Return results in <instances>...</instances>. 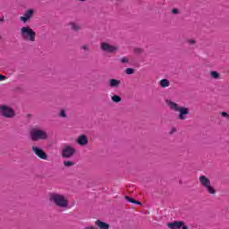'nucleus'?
Segmentation results:
<instances>
[{"label": "nucleus", "mask_w": 229, "mask_h": 229, "mask_svg": "<svg viewBox=\"0 0 229 229\" xmlns=\"http://www.w3.org/2000/svg\"><path fill=\"white\" fill-rule=\"evenodd\" d=\"M0 114H2L4 117H13L15 114L13 110L6 106H0Z\"/></svg>", "instance_id": "7"}, {"label": "nucleus", "mask_w": 229, "mask_h": 229, "mask_svg": "<svg viewBox=\"0 0 229 229\" xmlns=\"http://www.w3.org/2000/svg\"><path fill=\"white\" fill-rule=\"evenodd\" d=\"M173 13H178V9H174Z\"/></svg>", "instance_id": "27"}, {"label": "nucleus", "mask_w": 229, "mask_h": 229, "mask_svg": "<svg viewBox=\"0 0 229 229\" xmlns=\"http://www.w3.org/2000/svg\"><path fill=\"white\" fill-rule=\"evenodd\" d=\"M60 115L61 117H66L65 111H61Z\"/></svg>", "instance_id": "23"}, {"label": "nucleus", "mask_w": 229, "mask_h": 229, "mask_svg": "<svg viewBox=\"0 0 229 229\" xmlns=\"http://www.w3.org/2000/svg\"><path fill=\"white\" fill-rule=\"evenodd\" d=\"M64 167H72V165H75V163L72 161H64Z\"/></svg>", "instance_id": "16"}, {"label": "nucleus", "mask_w": 229, "mask_h": 229, "mask_svg": "<svg viewBox=\"0 0 229 229\" xmlns=\"http://www.w3.org/2000/svg\"><path fill=\"white\" fill-rule=\"evenodd\" d=\"M166 103L168 105V106H170V108L172 110H174V112H179V119H185L187 117V114H189V108L187 107H180L178 106V104L171 101V100H166Z\"/></svg>", "instance_id": "3"}, {"label": "nucleus", "mask_w": 229, "mask_h": 229, "mask_svg": "<svg viewBox=\"0 0 229 229\" xmlns=\"http://www.w3.org/2000/svg\"><path fill=\"white\" fill-rule=\"evenodd\" d=\"M199 182L200 185L205 188V191L208 192L211 196H216L217 194V190L212 186V182H210V179L207 177L206 175H200L199 177Z\"/></svg>", "instance_id": "2"}, {"label": "nucleus", "mask_w": 229, "mask_h": 229, "mask_svg": "<svg viewBox=\"0 0 229 229\" xmlns=\"http://www.w3.org/2000/svg\"><path fill=\"white\" fill-rule=\"evenodd\" d=\"M95 225H97V226H98V228H100V229H110V225L106 224L101 220H97L95 222Z\"/></svg>", "instance_id": "11"}, {"label": "nucleus", "mask_w": 229, "mask_h": 229, "mask_svg": "<svg viewBox=\"0 0 229 229\" xmlns=\"http://www.w3.org/2000/svg\"><path fill=\"white\" fill-rule=\"evenodd\" d=\"M125 199L129 201L130 203H134V205H142V202L135 200L134 199H131L129 196H125Z\"/></svg>", "instance_id": "14"}, {"label": "nucleus", "mask_w": 229, "mask_h": 229, "mask_svg": "<svg viewBox=\"0 0 229 229\" xmlns=\"http://www.w3.org/2000/svg\"><path fill=\"white\" fill-rule=\"evenodd\" d=\"M76 153V150L74 148L71 146H66L64 148H63L61 156L63 158H71L72 157H74V154Z\"/></svg>", "instance_id": "6"}, {"label": "nucleus", "mask_w": 229, "mask_h": 229, "mask_svg": "<svg viewBox=\"0 0 229 229\" xmlns=\"http://www.w3.org/2000/svg\"><path fill=\"white\" fill-rule=\"evenodd\" d=\"M212 78H215V80H217L219 78V73L217 72H211Z\"/></svg>", "instance_id": "19"}, {"label": "nucleus", "mask_w": 229, "mask_h": 229, "mask_svg": "<svg viewBox=\"0 0 229 229\" xmlns=\"http://www.w3.org/2000/svg\"><path fill=\"white\" fill-rule=\"evenodd\" d=\"M161 87H169V81L164 79L160 81Z\"/></svg>", "instance_id": "17"}, {"label": "nucleus", "mask_w": 229, "mask_h": 229, "mask_svg": "<svg viewBox=\"0 0 229 229\" xmlns=\"http://www.w3.org/2000/svg\"><path fill=\"white\" fill-rule=\"evenodd\" d=\"M102 49L103 51H106L107 53H114V51L117 50V47L114 46H110L108 43H103Z\"/></svg>", "instance_id": "10"}, {"label": "nucleus", "mask_w": 229, "mask_h": 229, "mask_svg": "<svg viewBox=\"0 0 229 229\" xmlns=\"http://www.w3.org/2000/svg\"><path fill=\"white\" fill-rule=\"evenodd\" d=\"M81 1H85V0H81Z\"/></svg>", "instance_id": "28"}, {"label": "nucleus", "mask_w": 229, "mask_h": 229, "mask_svg": "<svg viewBox=\"0 0 229 229\" xmlns=\"http://www.w3.org/2000/svg\"><path fill=\"white\" fill-rule=\"evenodd\" d=\"M21 37L25 40H30L33 42L35 40L36 33L30 27L21 28Z\"/></svg>", "instance_id": "4"}, {"label": "nucleus", "mask_w": 229, "mask_h": 229, "mask_svg": "<svg viewBox=\"0 0 229 229\" xmlns=\"http://www.w3.org/2000/svg\"><path fill=\"white\" fill-rule=\"evenodd\" d=\"M112 99H113V101H114V103H119V101H121V97H119V96H113Z\"/></svg>", "instance_id": "18"}, {"label": "nucleus", "mask_w": 229, "mask_h": 229, "mask_svg": "<svg viewBox=\"0 0 229 229\" xmlns=\"http://www.w3.org/2000/svg\"><path fill=\"white\" fill-rule=\"evenodd\" d=\"M133 69H131V68H127L126 69V74H133Z\"/></svg>", "instance_id": "20"}, {"label": "nucleus", "mask_w": 229, "mask_h": 229, "mask_svg": "<svg viewBox=\"0 0 229 229\" xmlns=\"http://www.w3.org/2000/svg\"><path fill=\"white\" fill-rule=\"evenodd\" d=\"M222 116H223V117H228V113L223 112V113H222Z\"/></svg>", "instance_id": "25"}, {"label": "nucleus", "mask_w": 229, "mask_h": 229, "mask_svg": "<svg viewBox=\"0 0 229 229\" xmlns=\"http://www.w3.org/2000/svg\"><path fill=\"white\" fill-rule=\"evenodd\" d=\"M4 80H6V77L4 75L0 74V81H3Z\"/></svg>", "instance_id": "22"}, {"label": "nucleus", "mask_w": 229, "mask_h": 229, "mask_svg": "<svg viewBox=\"0 0 229 229\" xmlns=\"http://www.w3.org/2000/svg\"><path fill=\"white\" fill-rule=\"evenodd\" d=\"M49 201L52 205H55L56 208L60 210H67L69 208V199L67 196L59 193V192H52L49 194Z\"/></svg>", "instance_id": "1"}, {"label": "nucleus", "mask_w": 229, "mask_h": 229, "mask_svg": "<svg viewBox=\"0 0 229 229\" xmlns=\"http://www.w3.org/2000/svg\"><path fill=\"white\" fill-rule=\"evenodd\" d=\"M78 144H87L89 142V138L86 135H81L77 140Z\"/></svg>", "instance_id": "13"}, {"label": "nucleus", "mask_w": 229, "mask_h": 229, "mask_svg": "<svg viewBox=\"0 0 229 229\" xmlns=\"http://www.w3.org/2000/svg\"><path fill=\"white\" fill-rule=\"evenodd\" d=\"M166 226L169 229H181L183 226V221H174L166 224Z\"/></svg>", "instance_id": "9"}, {"label": "nucleus", "mask_w": 229, "mask_h": 229, "mask_svg": "<svg viewBox=\"0 0 229 229\" xmlns=\"http://www.w3.org/2000/svg\"><path fill=\"white\" fill-rule=\"evenodd\" d=\"M34 11L30 9L29 11L26 12L25 15L21 17V21L23 22H26L32 15H33Z\"/></svg>", "instance_id": "12"}, {"label": "nucleus", "mask_w": 229, "mask_h": 229, "mask_svg": "<svg viewBox=\"0 0 229 229\" xmlns=\"http://www.w3.org/2000/svg\"><path fill=\"white\" fill-rule=\"evenodd\" d=\"M181 229H189V226L185 225V222H183V225H182Z\"/></svg>", "instance_id": "24"}, {"label": "nucleus", "mask_w": 229, "mask_h": 229, "mask_svg": "<svg viewBox=\"0 0 229 229\" xmlns=\"http://www.w3.org/2000/svg\"><path fill=\"white\" fill-rule=\"evenodd\" d=\"M72 30H80V26H78L76 23L72 24Z\"/></svg>", "instance_id": "21"}, {"label": "nucleus", "mask_w": 229, "mask_h": 229, "mask_svg": "<svg viewBox=\"0 0 229 229\" xmlns=\"http://www.w3.org/2000/svg\"><path fill=\"white\" fill-rule=\"evenodd\" d=\"M122 62H123V64L126 63V62H128V58H126V57L122 58Z\"/></svg>", "instance_id": "26"}, {"label": "nucleus", "mask_w": 229, "mask_h": 229, "mask_svg": "<svg viewBox=\"0 0 229 229\" xmlns=\"http://www.w3.org/2000/svg\"><path fill=\"white\" fill-rule=\"evenodd\" d=\"M32 151L38 158H41V160H47V154L43 151L42 148L32 147Z\"/></svg>", "instance_id": "8"}, {"label": "nucleus", "mask_w": 229, "mask_h": 229, "mask_svg": "<svg viewBox=\"0 0 229 229\" xmlns=\"http://www.w3.org/2000/svg\"><path fill=\"white\" fill-rule=\"evenodd\" d=\"M121 83V81H117V80H114V79H112L110 81V86L111 87H118V85Z\"/></svg>", "instance_id": "15"}, {"label": "nucleus", "mask_w": 229, "mask_h": 229, "mask_svg": "<svg viewBox=\"0 0 229 229\" xmlns=\"http://www.w3.org/2000/svg\"><path fill=\"white\" fill-rule=\"evenodd\" d=\"M30 137L32 140H38L40 139H47L46 131L34 128L30 131Z\"/></svg>", "instance_id": "5"}]
</instances>
